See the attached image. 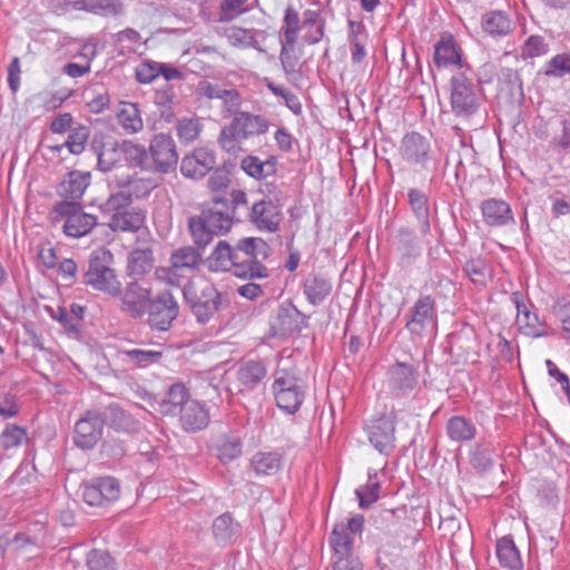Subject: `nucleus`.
<instances>
[{
    "label": "nucleus",
    "instance_id": "f257e3e1",
    "mask_svg": "<svg viewBox=\"0 0 570 570\" xmlns=\"http://www.w3.org/2000/svg\"><path fill=\"white\" fill-rule=\"evenodd\" d=\"M326 18L320 9H305L302 13L294 6H287L284 10L279 31L298 42L302 32V41L307 46H314L330 38L325 35Z\"/></svg>",
    "mask_w": 570,
    "mask_h": 570
},
{
    "label": "nucleus",
    "instance_id": "f03ea898",
    "mask_svg": "<svg viewBox=\"0 0 570 570\" xmlns=\"http://www.w3.org/2000/svg\"><path fill=\"white\" fill-rule=\"evenodd\" d=\"M271 245L262 237H243L235 244V276L242 279H265L269 269L264 262L272 255Z\"/></svg>",
    "mask_w": 570,
    "mask_h": 570
},
{
    "label": "nucleus",
    "instance_id": "7ed1b4c3",
    "mask_svg": "<svg viewBox=\"0 0 570 570\" xmlns=\"http://www.w3.org/2000/svg\"><path fill=\"white\" fill-rule=\"evenodd\" d=\"M271 390L276 406L285 414L294 415L302 407L307 384L296 366H281L273 373Z\"/></svg>",
    "mask_w": 570,
    "mask_h": 570
},
{
    "label": "nucleus",
    "instance_id": "20e7f679",
    "mask_svg": "<svg viewBox=\"0 0 570 570\" xmlns=\"http://www.w3.org/2000/svg\"><path fill=\"white\" fill-rule=\"evenodd\" d=\"M268 127L269 122L265 117L248 111H239L229 125L220 130L218 144L227 153H236L239 149L240 141L265 134Z\"/></svg>",
    "mask_w": 570,
    "mask_h": 570
},
{
    "label": "nucleus",
    "instance_id": "39448f33",
    "mask_svg": "<svg viewBox=\"0 0 570 570\" xmlns=\"http://www.w3.org/2000/svg\"><path fill=\"white\" fill-rule=\"evenodd\" d=\"M450 104L456 118L469 119L473 117L485 100L483 89L479 82L473 81L464 72L451 78Z\"/></svg>",
    "mask_w": 570,
    "mask_h": 570
},
{
    "label": "nucleus",
    "instance_id": "423d86ee",
    "mask_svg": "<svg viewBox=\"0 0 570 570\" xmlns=\"http://www.w3.org/2000/svg\"><path fill=\"white\" fill-rule=\"evenodd\" d=\"M114 256L108 249L95 250L89 258L88 269L83 275V283L94 289L111 297L120 293V281L111 268Z\"/></svg>",
    "mask_w": 570,
    "mask_h": 570
},
{
    "label": "nucleus",
    "instance_id": "0eeeda50",
    "mask_svg": "<svg viewBox=\"0 0 570 570\" xmlns=\"http://www.w3.org/2000/svg\"><path fill=\"white\" fill-rule=\"evenodd\" d=\"M183 295L199 324H207L222 307L220 292L208 282L199 286L188 282Z\"/></svg>",
    "mask_w": 570,
    "mask_h": 570
},
{
    "label": "nucleus",
    "instance_id": "6e6552de",
    "mask_svg": "<svg viewBox=\"0 0 570 570\" xmlns=\"http://www.w3.org/2000/svg\"><path fill=\"white\" fill-rule=\"evenodd\" d=\"M179 309V303L169 289L159 291L147 305L145 324L151 332H168L178 318Z\"/></svg>",
    "mask_w": 570,
    "mask_h": 570
},
{
    "label": "nucleus",
    "instance_id": "1a4fd4ad",
    "mask_svg": "<svg viewBox=\"0 0 570 570\" xmlns=\"http://www.w3.org/2000/svg\"><path fill=\"white\" fill-rule=\"evenodd\" d=\"M365 519L362 514H355L346 522H336L328 534L331 559L356 557L353 553L356 537L364 531Z\"/></svg>",
    "mask_w": 570,
    "mask_h": 570
},
{
    "label": "nucleus",
    "instance_id": "9d476101",
    "mask_svg": "<svg viewBox=\"0 0 570 570\" xmlns=\"http://www.w3.org/2000/svg\"><path fill=\"white\" fill-rule=\"evenodd\" d=\"M397 415L394 411L372 416L364 426L371 445L381 454L390 455L395 449Z\"/></svg>",
    "mask_w": 570,
    "mask_h": 570
},
{
    "label": "nucleus",
    "instance_id": "9b49d317",
    "mask_svg": "<svg viewBox=\"0 0 570 570\" xmlns=\"http://www.w3.org/2000/svg\"><path fill=\"white\" fill-rule=\"evenodd\" d=\"M52 212L65 219L63 232L69 237L86 236L98 225L97 216L85 213L79 202H58L55 204Z\"/></svg>",
    "mask_w": 570,
    "mask_h": 570
},
{
    "label": "nucleus",
    "instance_id": "f8f14e48",
    "mask_svg": "<svg viewBox=\"0 0 570 570\" xmlns=\"http://www.w3.org/2000/svg\"><path fill=\"white\" fill-rule=\"evenodd\" d=\"M178 151L171 136L167 134L155 135L148 146L149 171L171 174L178 165Z\"/></svg>",
    "mask_w": 570,
    "mask_h": 570
},
{
    "label": "nucleus",
    "instance_id": "ddd939ff",
    "mask_svg": "<svg viewBox=\"0 0 570 570\" xmlns=\"http://www.w3.org/2000/svg\"><path fill=\"white\" fill-rule=\"evenodd\" d=\"M438 311L432 295H421L406 315L405 328L413 335L425 336L436 330Z\"/></svg>",
    "mask_w": 570,
    "mask_h": 570
},
{
    "label": "nucleus",
    "instance_id": "4468645a",
    "mask_svg": "<svg viewBox=\"0 0 570 570\" xmlns=\"http://www.w3.org/2000/svg\"><path fill=\"white\" fill-rule=\"evenodd\" d=\"M391 253L400 269H410L422 255V246L416 232L409 226L396 229L391 242Z\"/></svg>",
    "mask_w": 570,
    "mask_h": 570
},
{
    "label": "nucleus",
    "instance_id": "2eb2a0df",
    "mask_svg": "<svg viewBox=\"0 0 570 570\" xmlns=\"http://www.w3.org/2000/svg\"><path fill=\"white\" fill-rule=\"evenodd\" d=\"M234 379L227 385L230 394L249 393L267 376V366L261 360H242L236 364Z\"/></svg>",
    "mask_w": 570,
    "mask_h": 570
},
{
    "label": "nucleus",
    "instance_id": "dca6fc26",
    "mask_svg": "<svg viewBox=\"0 0 570 570\" xmlns=\"http://www.w3.org/2000/svg\"><path fill=\"white\" fill-rule=\"evenodd\" d=\"M80 488L82 500L90 507H107L120 497V483L111 475L92 478Z\"/></svg>",
    "mask_w": 570,
    "mask_h": 570
},
{
    "label": "nucleus",
    "instance_id": "f3484780",
    "mask_svg": "<svg viewBox=\"0 0 570 570\" xmlns=\"http://www.w3.org/2000/svg\"><path fill=\"white\" fill-rule=\"evenodd\" d=\"M419 376V370L414 365L396 361L386 370L385 384L394 397H406L417 387Z\"/></svg>",
    "mask_w": 570,
    "mask_h": 570
},
{
    "label": "nucleus",
    "instance_id": "a211bd4d",
    "mask_svg": "<svg viewBox=\"0 0 570 570\" xmlns=\"http://www.w3.org/2000/svg\"><path fill=\"white\" fill-rule=\"evenodd\" d=\"M307 316L294 304L283 303L269 316V335L272 337H285L299 333L303 326H307Z\"/></svg>",
    "mask_w": 570,
    "mask_h": 570
},
{
    "label": "nucleus",
    "instance_id": "6ab92c4d",
    "mask_svg": "<svg viewBox=\"0 0 570 570\" xmlns=\"http://www.w3.org/2000/svg\"><path fill=\"white\" fill-rule=\"evenodd\" d=\"M151 296V287L144 286L138 281L126 283L117 294L120 298V311L132 320H141L145 316Z\"/></svg>",
    "mask_w": 570,
    "mask_h": 570
},
{
    "label": "nucleus",
    "instance_id": "aec40b11",
    "mask_svg": "<svg viewBox=\"0 0 570 570\" xmlns=\"http://www.w3.org/2000/svg\"><path fill=\"white\" fill-rule=\"evenodd\" d=\"M104 426L99 410H88L75 423L72 440L81 450H92L102 438Z\"/></svg>",
    "mask_w": 570,
    "mask_h": 570
},
{
    "label": "nucleus",
    "instance_id": "412c9836",
    "mask_svg": "<svg viewBox=\"0 0 570 570\" xmlns=\"http://www.w3.org/2000/svg\"><path fill=\"white\" fill-rule=\"evenodd\" d=\"M402 158L411 164L428 169L433 160V151L429 138L417 131L405 134L400 147Z\"/></svg>",
    "mask_w": 570,
    "mask_h": 570
},
{
    "label": "nucleus",
    "instance_id": "4be33fe9",
    "mask_svg": "<svg viewBox=\"0 0 570 570\" xmlns=\"http://www.w3.org/2000/svg\"><path fill=\"white\" fill-rule=\"evenodd\" d=\"M248 0H203L202 17L209 22H229L248 10Z\"/></svg>",
    "mask_w": 570,
    "mask_h": 570
},
{
    "label": "nucleus",
    "instance_id": "5701e85b",
    "mask_svg": "<svg viewBox=\"0 0 570 570\" xmlns=\"http://www.w3.org/2000/svg\"><path fill=\"white\" fill-rule=\"evenodd\" d=\"M248 220L259 232L276 233L279 230L282 212L277 204L264 197L253 204L248 213Z\"/></svg>",
    "mask_w": 570,
    "mask_h": 570
},
{
    "label": "nucleus",
    "instance_id": "b1692460",
    "mask_svg": "<svg viewBox=\"0 0 570 570\" xmlns=\"http://www.w3.org/2000/svg\"><path fill=\"white\" fill-rule=\"evenodd\" d=\"M90 147L97 156V168L100 171L108 173L121 166L124 161L122 141L95 136Z\"/></svg>",
    "mask_w": 570,
    "mask_h": 570
},
{
    "label": "nucleus",
    "instance_id": "393cba45",
    "mask_svg": "<svg viewBox=\"0 0 570 570\" xmlns=\"http://www.w3.org/2000/svg\"><path fill=\"white\" fill-rule=\"evenodd\" d=\"M215 165V151L199 147L183 157L180 173L186 178L202 179L214 169Z\"/></svg>",
    "mask_w": 570,
    "mask_h": 570
},
{
    "label": "nucleus",
    "instance_id": "a878e982",
    "mask_svg": "<svg viewBox=\"0 0 570 570\" xmlns=\"http://www.w3.org/2000/svg\"><path fill=\"white\" fill-rule=\"evenodd\" d=\"M480 210L483 223L492 228L507 227L515 224L511 205L501 198H487L481 202Z\"/></svg>",
    "mask_w": 570,
    "mask_h": 570
},
{
    "label": "nucleus",
    "instance_id": "bb28decb",
    "mask_svg": "<svg viewBox=\"0 0 570 570\" xmlns=\"http://www.w3.org/2000/svg\"><path fill=\"white\" fill-rule=\"evenodd\" d=\"M180 428L187 433H196L205 430L210 421L209 409L205 403L193 399L183 406L176 415Z\"/></svg>",
    "mask_w": 570,
    "mask_h": 570
},
{
    "label": "nucleus",
    "instance_id": "cd10ccee",
    "mask_svg": "<svg viewBox=\"0 0 570 570\" xmlns=\"http://www.w3.org/2000/svg\"><path fill=\"white\" fill-rule=\"evenodd\" d=\"M407 204L412 215L416 219L422 236L431 233V199L428 193L420 188L407 189Z\"/></svg>",
    "mask_w": 570,
    "mask_h": 570
},
{
    "label": "nucleus",
    "instance_id": "c85d7f7f",
    "mask_svg": "<svg viewBox=\"0 0 570 570\" xmlns=\"http://www.w3.org/2000/svg\"><path fill=\"white\" fill-rule=\"evenodd\" d=\"M198 215L217 236L229 232L234 220L233 215L229 213L228 199L226 197H215L214 205L203 209Z\"/></svg>",
    "mask_w": 570,
    "mask_h": 570
},
{
    "label": "nucleus",
    "instance_id": "c756f323",
    "mask_svg": "<svg viewBox=\"0 0 570 570\" xmlns=\"http://www.w3.org/2000/svg\"><path fill=\"white\" fill-rule=\"evenodd\" d=\"M278 41L282 69L288 81L296 82L303 77L302 63L299 62V56L296 53L297 41L282 31H278Z\"/></svg>",
    "mask_w": 570,
    "mask_h": 570
},
{
    "label": "nucleus",
    "instance_id": "7c9ffc66",
    "mask_svg": "<svg viewBox=\"0 0 570 570\" xmlns=\"http://www.w3.org/2000/svg\"><path fill=\"white\" fill-rule=\"evenodd\" d=\"M433 62L438 68L450 66L462 67V50L456 43L454 37L444 32L434 45Z\"/></svg>",
    "mask_w": 570,
    "mask_h": 570
},
{
    "label": "nucleus",
    "instance_id": "2f4dec72",
    "mask_svg": "<svg viewBox=\"0 0 570 570\" xmlns=\"http://www.w3.org/2000/svg\"><path fill=\"white\" fill-rule=\"evenodd\" d=\"M99 416L102 426L107 425L117 432L131 433L139 428V421L116 403L99 410Z\"/></svg>",
    "mask_w": 570,
    "mask_h": 570
},
{
    "label": "nucleus",
    "instance_id": "473e14b6",
    "mask_svg": "<svg viewBox=\"0 0 570 570\" xmlns=\"http://www.w3.org/2000/svg\"><path fill=\"white\" fill-rule=\"evenodd\" d=\"M91 174L89 171H69L58 185V195L67 202H78L90 185Z\"/></svg>",
    "mask_w": 570,
    "mask_h": 570
},
{
    "label": "nucleus",
    "instance_id": "72a5a7b5",
    "mask_svg": "<svg viewBox=\"0 0 570 570\" xmlns=\"http://www.w3.org/2000/svg\"><path fill=\"white\" fill-rule=\"evenodd\" d=\"M189 401H193L189 389L184 383H173L159 403V412L164 416H176Z\"/></svg>",
    "mask_w": 570,
    "mask_h": 570
},
{
    "label": "nucleus",
    "instance_id": "f704fd0d",
    "mask_svg": "<svg viewBox=\"0 0 570 570\" xmlns=\"http://www.w3.org/2000/svg\"><path fill=\"white\" fill-rule=\"evenodd\" d=\"M514 21L509 12L503 10H491L481 18L482 30L492 38H502L514 29Z\"/></svg>",
    "mask_w": 570,
    "mask_h": 570
},
{
    "label": "nucleus",
    "instance_id": "c9c22d12",
    "mask_svg": "<svg viewBox=\"0 0 570 570\" xmlns=\"http://www.w3.org/2000/svg\"><path fill=\"white\" fill-rule=\"evenodd\" d=\"M204 250L199 247L187 245L176 248L169 256V264L176 271H184L187 275L195 273L203 263Z\"/></svg>",
    "mask_w": 570,
    "mask_h": 570
},
{
    "label": "nucleus",
    "instance_id": "e433bc0d",
    "mask_svg": "<svg viewBox=\"0 0 570 570\" xmlns=\"http://www.w3.org/2000/svg\"><path fill=\"white\" fill-rule=\"evenodd\" d=\"M278 158L269 155L265 160L254 155H247L240 160L242 170L249 177L262 180L274 176L277 171Z\"/></svg>",
    "mask_w": 570,
    "mask_h": 570
},
{
    "label": "nucleus",
    "instance_id": "4c0bfd02",
    "mask_svg": "<svg viewBox=\"0 0 570 570\" xmlns=\"http://www.w3.org/2000/svg\"><path fill=\"white\" fill-rule=\"evenodd\" d=\"M559 547L558 535L554 531L541 530L539 537L530 541V552L538 563L550 564L553 560V553Z\"/></svg>",
    "mask_w": 570,
    "mask_h": 570
},
{
    "label": "nucleus",
    "instance_id": "58836bf2",
    "mask_svg": "<svg viewBox=\"0 0 570 570\" xmlns=\"http://www.w3.org/2000/svg\"><path fill=\"white\" fill-rule=\"evenodd\" d=\"M302 287L307 302L313 306L321 305L333 289L331 281L320 274H309L303 281Z\"/></svg>",
    "mask_w": 570,
    "mask_h": 570
},
{
    "label": "nucleus",
    "instance_id": "ea45409f",
    "mask_svg": "<svg viewBox=\"0 0 570 570\" xmlns=\"http://www.w3.org/2000/svg\"><path fill=\"white\" fill-rule=\"evenodd\" d=\"M106 224L112 232L135 233L145 225V214L137 208H130L109 216Z\"/></svg>",
    "mask_w": 570,
    "mask_h": 570
},
{
    "label": "nucleus",
    "instance_id": "a19ab883",
    "mask_svg": "<svg viewBox=\"0 0 570 570\" xmlns=\"http://www.w3.org/2000/svg\"><path fill=\"white\" fill-rule=\"evenodd\" d=\"M235 245L232 246L226 240H219L214 250L207 258L208 269L212 272H230L235 275L236 259Z\"/></svg>",
    "mask_w": 570,
    "mask_h": 570
},
{
    "label": "nucleus",
    "instance_id": "79ce46f5",
    "mask_svg": "<svg viewBox=\"0 0 570 570\" xmlns=\"http://www.w3.org/2000/svg\"><path fill=\"white\" fill-rule=\"evenodd\" d=\"M116 119L127 134H137L142 130L144 121L138 104L119 101L116 109Z\"/></svg>",
    "mask_w": 570,
    "mask_h": 570
},
{
    "label": "nucleus",
    "instance_id": "37998d69",
    "mask_svg": "<svg viewBox=\"0 0 570 570\" xmlns=\"http://www.w3.org/2000/svg\"><path fill=\"white\" fill-rule=\"evenodd\" d=\"M164 353L155 350L129 348L119 350L118 356L122 363L131 367L147 368L160 363Z\"/></svg>",
    "mask_w": 570,
    "mask_h": 570
},
{
    "label": "nucleus",
    "instance_id": "c03bdc74",
    "mask_svg": "<svg viewBox=\"0 0 570 570\" xmlns=\"http://www.w3.org/2000/svg\"><path fill=\"white\" fill-rule=\"evenodd\" d=\"M495 550L499 563L502 568H507L509 570L523 569L520 551L518 550L511 535H504L498 539Z\"/></svg>",
    "mask_w": 570,
    "mask_h": 570
},
{
    "label": "nucleus",
    "instance_id": "a18cd8bd",
    "mask_svg": "<svg viewBox=\"0 0 570 570\" xmlns=\"http://www.w3.org/2000/svg\"><path fill=\"white\" fill-rule=\"evenodd\" d=\"M111 184L117 188H124L126 194L130 195V199H140L147 197L154 189V184L150 179L137 177V175L115 176Z\"/></svg>",
    "mask_w": 570,
    "mask_h": 570
},
{
    "label": "nucleus",
    "instance_id": "49530a36",
    "mask_svg": "<svg viewBox=\"0 0 570 570\" xmlns=\"http://www.w3.org/2000/svg\"><path fill=\"white\" fill-rule=\"evenodd\" d=\"M448 438L458 443L470 442L476 436V426L471 419L453 415L446 421Z\"/></svg>",
    "mask_w": 570,
    "mask_h": 570
},
{
    "label": "nucleus",
    "instance_id": "de8ad7c7",
    "mask_svg": "<svg viewBox=\"0 0 570 570\" xmlns=\"http://www.w3.org/2000/svg\"><path fill=\"white\" fill-rule=\"evenodd\" d=\"M495 449L491 442L475 443L469 452V462L478 472L490 471L495 464Z\"/></svg>",
    "mask_w": 570,
    "mask_h": 570
},
{
    "label": "nucleus",
    "instance_id": "09e8293b",
    "mask_svg": "<svg viewBox=\"0 0 570 570\" xmlns=\"http://www.w3.org/2000/svg\"><path fill=\"white\" fill-rule=\"evenodd\" d=\"M240 525L234 521L230 512H225L214 519L213 534L220 546L230 543L239 533Z\"/></svg>",
    "mask_w": 570,
    "mask_h": 570
},
{
    "label": "nucleus",
    "instance_id": "8fccbe9b",
    "mask_svg": "<svg viewBox=\"0 0 570 570\" xmlns=\"http://www.w3.org/2000/svg\"><path fill=\"white\" fill-rule=\"evenodd\" d=\"M279 452H257L250 459V466L257 475H275L283 465Z\"/></svg>",
    "mask_w": 570,
    "mask_h": 570
},
{
    "label": "nucleus",
    "instance_id": "3c124183",
    "mask_svg": "<svg viewBox=\"0 0 570 570\" xmlns=\"http://www.w3.org/2000/svg\"><path fill=\"white\" fill-rule=\"evenodd\" d=\"M124 161L129 168L149 171L148 148L130 139L122 140Z\"/></svg>",
    "mask_w": 570,
    "mask_h": 570
},
{
    "label": "nucleus",
    "instance_id": "603ef678",
    "mask_svg": "<svg viewBox=\"0 0 570 570\" xmlns=\"http://www.w3.org/2000/svg\"><path fill=\"white\" fill-rule=\"evenodd\" d=\"M153 250L150 248H136L128 255L127 273L129 276H144L153 268Z\"/></svg>",
    "mask_w": 570,
    "mask_h": 570
},
{
    "label": "nucleus",
    "instance_id": "864d4df0",
    "mask_svg": "<svg viewBox=\"0 0 570 570\" xmlns=\"http://www.w3.org/2000/svg\"><path fill=\"white\" fill-rule=\"evenodd\" d=\"M154 102L158 107L160 118L166 122H171L175 118L174 106L177 102V95L174 85L166 83L157 89L154 96Z\"/></svg>",
    "mask_w": 570,
    "mask_h": 570
},
{
    "label": "nucleus",
    "instance_id": "5fc2aeb1",
    "mask_svg": "<svg viewBox=\"0 0 570 570\" xmlns=\"http://www.w3.org/2000/svg\"><path fill=\"white\" fill-rule=\"evenodd\" d=\"M188 230L194 244L203 250H205L217 236L199 215H194L188 218Z\"/></svg>",
    "mask_w": 570,
    "mask_h": 570
},
{
    "label": "nucleus",
    "instance_id": "6e6d98bb",
    "mask_svg": "<svg viewBox=\"0 0 570 570\" xmlns=\"http://www.w3.org/2000/svg\"><path fill=\"white\" fill-rule=\"evenodd\" d=\"M463 272L479 288L487 286L489 278V265L482 256L468 259L463 265Z\"/></svg>",
    "mask_w": 570,
    "mask_h": 570
},
{
    "label": "nucleus",
    "instance_id": "4d7b16f0",
    "mask_svg": "<svg viewBox=\"0 0 570 570\" xmlns=\"http://www.w3.org/2000/svg\"><path fill=\"white\" fill-rule=\"evenodd\" d=\"M515 306L518 309V318L523 317L524 333L532 337L547 336L544 324L541 323L537 313H533L527 308L525 305L515 299Z\"/></svg>",
    "mask_w": 570,
    "mask_h": 570
},
{
    "label": "nucleus",
    "instance_id": "13d9d810",
    "mask_svg": "<svg viewBox=\"0 0 570 570\" xmlns=\"http://www.w3.org/2000/svg\"><path fill=\"white\" fill-rule=\"evenodd\" d=\"M27 441V429L17 424L7 423L0 433V446L4 451L19 448Z\"/></svg>",
    "mask_w": 570,
    "mask_h": 570
},
{
    "label": "nucleus",
    "instance_id": "bf43d9fd",
    "mask_svg": "<svg viewBox=\"0 0 570 570\" xmlns=\"http://www.w3.org/2000/svg\"><path fill=\"white\" fill-rule=\"evenodd\" d=\"M226 37L228 42L233 47L238 48H258V41L256 39V30L255 29H245L240 27L233 26L226 29Z\"/></svg>",
    "mask_w": 570,
    "mask_h": 570
},
{
    "label": "nucleus",
    "instance_id": "052dcab7",
    "mask_svg": "<svg viewBox=\"0 0 570 570\" xmlns=\"http://www.w3.org/2000/svg\"><path fill=\"white\" fill-rule=\"evenodd\" d=\"M116 193H111L109 197L99 205V209L102 214L111 216L114 214L132 208V200L130 195L126 194L124 188H118Z\"/></svg>",
    "mask_w": 570,
    "mask_h": 570
},
{
    "label": "nucleus",
    "instance_id": "680f3d73",
    "mask_svg": "<svg viewBox=\"0 0 570 570\" xmlns=\"http://www.w3.org/2000/svg\"><path fill=\"white\" fill-rule=\"evenodd\" d=\"M376 472L368 473L367 483L355 490V494L358 499V507L361 509H367L380 498L381 484L375 480Z\"/></svg>",
    "mask_w": 570,
    "mask_h": 570
},
{
    "label": "nucleus",
    "instance_id": "e2e57ef3",
    "mask_svg": "<svg viewBox=\"0 0 570 570\" xmlns=\"http://www.w3.org/2000/svg\"><path fill=\"white\" fill-rule=\"evenodd\" d=\"M90 136V128L86 125H78L70 129L65 145L70 154L80 155L85 151Z\"/></svg>",
    "mask_w": 570,
    "mask_h": 570
},
{
    "label": "nucleus",
    "instance_id": "0e129e2a",
    "mask_svg": "<svg viewBox=\"0 0 570 570\" xmlns=\"http://www.w3.org/2000/svg\"><path fill=\"white\" fill-rule=\"evenodd\" d=\"M85 11L104 17H115L122 12L121 0H86Z\"/></svg>",
    "mask_w": 570,
    "mask_h": 570
},
{
    "label": "nucleus",
    "instance_id": "69168bd1",
    "mask_svg": "<svg viewBox=\"0 0 570 570\" xmlns=\"http://www.w3.org/2000/svg\"><path fill=\"white\" fill-rule=\"evenodd\" d=\"M543 73L550 78H563L570 75V51L553 56L544 65Z\"/></svg>",
    "mask_w": 570,
    "mask_h": 570
},
{
    "label": "nucleus",
    "instance_id": "338daca9",
    "mask_svg": "<svg viewBox=\"0 0 570 570\" xmlns=\"http://www.w3.org/2000/svg\"><path fill=\"white\" fill-rule=\"evenodd\" d=\"M21 405L17 394L11 389H0V417L13 419L19 415Z\"/></svg>",
    "mask_w": 570,
    "mask_h": 570
},
{
    "label": "nucleus",
    "instance_id": "774afa93",
    "mask_svg": "<svg viewBox=\"0 0 570 570\" xmlns=\"http://www.w3.org/2000/svg\"><path fill=\"white\" fill-rule=\"evenodd\" d=\"M86 564L89 570H116V562L109 552L94 549L87 554Z\"/></svg>",
    "mask_w": 570,
    "mask_h": 570
}]
</instances>
